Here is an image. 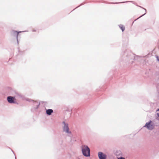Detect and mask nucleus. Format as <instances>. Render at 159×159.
<instances>
[{
  "instance_id": "nucleus-2",
  "label": "nucleus",
  "mask_w": 159,
  "mask_h": 159,
  "mask_svg": "<svg viewBox=\"0 0 159 159\" xmlns=\"http://www.w3.org/2000/svg\"><path fill=\"white\" fill-rule=\"evenodd\" d=\"M144 127H147L149 129L152 130L154 128V125L152 124V121H151L147 123Z\"/></svg>"
},
{
  "instance_id": "nucleus-5",
  "label": "nucleus",
  "mask_w": 159,
  "mask_h": 159,
  "mask_svg": "<svg viewBox=\"0 0 159 159\" xmlns=\"http://www.w3.org/2000/svg\"><path fill=\"white\" fill-rule=\"evenodd\" d=\"M64 123H65L64 122ZM64 125H65L63 128L64 131H65L67 133H69V128L68 124H64Z\"/></svg>"
},
{
  "instance_id": "nucleus-6",
  "label": "nucleus",
  "mask_w": 159,
  "mask_h": 159,
  "mask_svg": "<svg viewBox=\"0 0 159 159\" xmlns=\"http://www.w3.org/2000/svg\"><path fill=\"white\" fill-rule=\"evenodd\" d=\"M52 112L53 110L52 109H49L46 111V113L48 115H51Z\"/></svg>"
},
{
  "instance_id": "nucleus-9",
  "label": "nucleus",
  "mask_w": 159,
  "mask_h": 159,
  "mask_svg": "<svg viewBox=\"0 0 159 159\" xmlns=\"http://www.w3.org/2000/svg\"><path fill=\"white\" fill-rule=\"evenodd\" d=\"M118 159H125V158H124L121 157L119 158Z\"/></svg>"
},
{
  "instance_id": "nucleus-7",
  "label": "nucleus",
  "mask_w": 159,
  "mask_h": 159,
  "mask_svg": "<svg viewBox=\"0 0 159 159\" xmlns=\"http://www.w3.org/2000/svg\"><path fill=\"white\" fill-rule=\"evenodd\" d=\"M34 105H36V108H37L38 107V106L40 104L39 103L37 102H36V101L34 102Z\"/></svg>"
},
{
  "instance_id": "nucleus-1",
  "label": "nucleus",
  "mask_w": 159,
  "mask_h": 159,
  "mask_svg": "<svg viewBox=\"0 0 159 159\" xmlns=\"http://www.w3.org/2000/svg\"><path fill=\"white\" fill-rule=\"evenodd\" d=\"M82 151L83 154L84 156L88 157L90 156V149L87 146L85 145L83 146Z\"/></svg>"
},
{
  "instance_id": "nucleus-10",
  "label": "nucleus",
  "mask_w": 159,
  "mask_h": 159,
  "mask_svg": "<svg viewBox=\"0 0 159 159\" xmlns=\"http://www.w3.org/2000/svg\"><path fill=\"white\" fill-rule=\"evenodd\" d=\"M157 115L159 117V113H157Z\"/></svg>"
},
{
  "instance_id": "nucleus-4",
  "label": "nucleus",
  "mask_w": 159,
  "mask_h": 159,
  "mask_svg": "<svg viewBox=\"0 0 159 159\" xmlns=\"http://www.w3.org/2000/svg\"><path fill=\"white\" fill-rule=\"evenodd\" d=\"M98 156L100 159H106V155L101 152H99Z\"/></svg>"
},
{
  "instance_id": "nucleus-3",
  "label": "nucleus",
  "mask_w": 159,
  "mask_h": 159,
  "mask_svg": "<svg viewBox=\"0 0 159 159\" xmlns=\"http://www.w3.org/2000/svg\"><path fill=\"white\" fill-rule=\"evenodd\" d=\"M7 100L8 102L10 103H16V99L14 97L9 96L7 98Z\"/></svg>"
},
{
  "instance_id": "nucleus-8",
  "label": "nucleus",
  "mask_w": 159,
  "mask_h": 159,
  "mask_svg": "<svg viewBox=\"0 0 159 159\" xmlns=\"http://www.w3.org/2000/svg\"><path fill=\"white\" fill-rule=\"evenodd\" d=\"M120 27L122 31H123L125 30V27L122 25L120 26Z\"/></svg>"
}]
</instances>
